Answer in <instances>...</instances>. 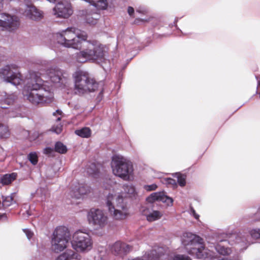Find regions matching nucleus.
I'll return each mask as SVG.
<instances>
[{
    "instance_id": "obj_6",
    "label": "nucleus",
    "mask_w": 260,
    "mask_h": 260,
    "mask_svg": "<svg viewBox=\"0 0 260 260\" xmlns=\"http://www.w3.org/2000/svg\"><path fill=\"white\" fill-rule=\"evenodd\" d=\"M111 167L113 174L124 180H128L133 175L132 162L121 155H115L112 157Z\"/></svg>"
},
{
    "instance_id": "obj_44",
    "label": "nucleus",
    "mask_w": 260,
    "mask_h": 260,
    "mask_svg": "<svg viewBox=\"0 0 260 260\" xmlns=\"http://www.w3.org/2000/svg\"><path fill=\"white\" fill-rule=\"evenodd\" d=\"M135 12L134 9L132 7H128L127 8V13L131 16H133Z\"/></svg>"
},
{
    "instance_id": "obj_1",
    "label": "nucleus",
    "mask_w": 260,
    "mask_h": 260,
    "mask_svg": "<svg viewBox=\"0 0 260 260\" xmlns=\"http://www.w3.org/2000/svg\"><path fill=\"white\" fill-rule=\"evenodd\" d=\"M58 43L67 48L82 49L76 54L79 62L102 60L104 56L103 48L100 45L87 41L86 33L75 27H68L55 35Z\"/></svg>"
},
{
    "instance_id": "obj_16",
    "label": "nucleus",
    "mask_w": 260,
    "mask_h": 260,
    "mask_svg": "<svg viewBox=\"0 0 260 260\" xmlns=\"http://www.w3.org/2000/svg\"><path fill=\"white\" fill-rule=\"evenodd\" d=\"M89 191L90 187L87 184L78 183L71 190L70 194L72 198L80 199Z\"/></svg>"
},
{
    "instance_id": "obj_38",
    "label": "nucleus",
    "mask_w": 260,
    "mask_h": 260,
    "mask_svg": "<svg viewBox=\"0 0 260 260\" xmlns=\"http://www.w3.org/2000/svg\"><path fill=\"white\" fill-rule=\"evenodd\" d=\"M23 231L25 233L28 240L30 241L31 239L34 236V233L28 229H23Z\"/></svg>"
},
{
    "instance_id": "obj_22",
    "label": "nucleus",
    "mask_w": 260,
    "mask_h": 260,
    "mask_svg": "<svg viewBox=\"0 0 260 260\" xmlns=\"http://www.w3.org/2000/svg\"><path fill=\"white\" fill-rule=\"evenodd\" d=\"M15 196V193H11L10 196L2 197V205L5 208L8 207L13 204L16 203L14 199V197Z\"/></svg>"
},
{
    "instance_id": "obj_45",
    "label": "nucleus",
    "mask_w": 260,
    "mask_h": 260,
    "mask_svg": "<svg viewBox=\"0 0 260 260\" xmlns=\"http://www.w3.org/2000/svg\"><path fill=\"white\" fill-rule=\"evenodd\" d=\"M7 219H8V217H7V214L6 213H3L2 214H0V220H7Z\"/></svg>"
},
{
    "instance_id": "obj_2",
    "label": "nucleus",
    "mask_w": 260,
    "mask_h": 260,
    "mask_svg": "<svg viewBox=\"0 0 260 260\" xmlns=\"http://www.w3.org/2000/svg\"><path fill=\"white\" fill-rule=\"evenodd\" d=\"M22 93L25 99L35 105L50 103L54 98L52 88L35 72H30L29 77L25 79Z\"/></svg>"
},
{
    "instance_id": "obj_49",
    "label": "nucleus",
    "mask_w": 260,
    "mask_h": 260,
    "mask_svg": "<svg viewBox=\"0 0 260 260\" xmlns=\"http://www.w3.org/2000/svg\"><path fill=\"white\" fill-rule=\"evenodd\" d=\"M4 60V59L2 58V57H0V62H1L2 61H3Z\"/></svg>"
},
{
    "instance_id": "obj_7",
    "label": "nucleus",
    "mask_w": 260,
    "mask_h": 260,
    "mask_svg": "<svg viewBox=\"0 0 260 260\" xmlns=\"http://www.w3.org/2000/svg\"><path fill=\"white\" fill-rule=\"evenodd\" d=\"M19 67L16 63L7 64L0 68V79L4 82L17 86L23 80Z\"/></svg>"
},
{
    "instance_id": "obj_41",
    "label": "nucleus",
    "mask_w": 260,
    "mask_h": 260,
    "mask_svg": "<svg viewBox=\"0 0 260 260\" xmlns=\"http://www.w3.org/2000/svg\"><path fill=\"white\" fill-rule=\"evenodd\" d=\"M53 151V149L51 147H46L44 149V153L46 154H50Z\"/></svg>"
},
{
    "instance_id": "obj_36",
    "label": "nucleus",
    "mask_w": 260,
    "mask_h": 260,
    "mask_svg": "<svg viewBox=\"0 0 260 260\" xmlns=\"http://www.w3.org/2000/svg\"><path fill=\"white\" fill-rule=\"evenodd\" d=\"M161 182L166 185H176V180L171 178H165L161 179Z\"/></svg>"
},
{
    "instance_id": "obj_9",
    "label": "nucleus",
    "mask_w": 260,
    "mask_h": 260,
    "mask_svg": "<svg viewBox=\"0 0 260 260\" xmlns=\"http://www.w3.org/2000/svg\"><path fill=\"white\" fill-rule=\"evenodd\" d=\"M92 241L89 234L79 230L73 235L71 244L77 251L87 252L92 248Z\"/></svg>"
},
{
    "instance_id": "obj_4",
    "label": "nucleus",
    "mask_w": 260,
    "mask_h": 260,
    "mask_svg": "<svg viewBox=\"0 0 260 260\" xmlns=\"http://www.w3.org/2000/svg\"><path fill=\"white\" fill-rule=\"evenodd\" d=\"M75 91L79 95L92 92L97 90L98 83L83 71H77L73 74Z\"/></svg>"
},
{
    "instance_id": "obj_31",
    "label": "nucleus",
    "mask_w": 260,
    "mask_h": 260,
    "mask_svg": "<svg viewBox=\"0 0 260 260\" xmlns=\"http://www.w3.org/2000/svg\"><path fill=\"white\" fill-rule=\"evenodd\" d=\"M167 260H192L188 255L185 254H175L173 256H170Z\"/></svg>"
},
{
    "instance_id": "obj_29",
    "label": "nucleus",
    "mask_w": 260,
    "mask_h": 260,
    "mask_svg": "<svg viewBox=\"0 0 260 260\" xmlns=\"http://www.w3.org/2000/svg\"><path fill=\"white\" fill-rule=\"evenodd\" d=\"M160 201L166 203L168 206H171L173 205V200L172 198L165 195L164 192H161Z\"/></svg>"
},
{
    "instance_id": "obj_30",
    "label": "nucleus",
    "mask_w": 260,
    "mask_h": 260,
    "mask_svg": "<svg viewBox=\"0 0 260 260\" xmlns=\"http://www.w3.org/2000/svg\"><path fill=\"white\" fill-rule=\"evenodd\" d=\"M54 149L55 151L62 154L66 153L67 151V147L60 142L56 143Z\"/></svg>"
},
{
    "instance_id": "obj_3",
    "label": "nucleus",
    "mask_w": 260,
    "mask_h": 260,
    "mask_svg": "<svg viewBox=\"0 0 260 260\" xmlns=\"http://www.w3.org/2000/svg\"><path fill=\"white\" fill-rule=\"evenodd\" d=\"M105 204L113 219L122 220L128 215V208L126 199L121 193L109 192L106 195Z\"/></svg>"
},
{
    "instance_id": "obj_51",
    "label": "nucleus",
    "mask_w": 260,
    "mask_h": 260,
    "mask_svg": "<svg viewBox=\"0 0 260 260\" xmlns=\"http://www.w3.org/2000/svg\"><path fill=\"white\" fill-rule=\"evenodd\" d=\"M177 21H178V19H176V20H175V23H176Z\"/></svg>"
},
{
    "instance_id": "obj_20",
    "label": "nucleus",
    "mask_w": 260,
    "mask_h": 260,
    "mask_svg": "<svg viewBox=\"0 0 260 260\" xmlns=\"http://www.w3.org/2000/svg\"><path fill=\"white\" fill-rule=\"evenodd\" d=\"M78 254L75 252L70 250L60 255L56 260H71L74 258H77Z\"/></svg>"
},
{
    "instance_id": "obj_27",
    "label": "nucleus",
    "mask_w": 260,
    "mask_h": 260,
    "mask_svg": "<svg viewBox=\"0 0 260 260\" xmlns=\"http://www.w3.org/2000/svg\"><path fill=\"white\" fill-rule=\"evenodd\" d=\"M87 173L89 175L95 176L99 173L98 169L94 164H90L87 166L86 168Z\"/></svg>"
},
{
    "instance_id": "obj_24",
    "label": "nucleus",
    "mask_w": 260,
    "mask_h": 260,
    "mask_svg": "<svg viewBox=\"0 0 260 260\" xmlns=\"http://www.w3.org/2000/svg\"><path fill=\"white\" fill-rule=\"evenodd\" d=\"M75 133L77 136L84 138H88L91 136V131L87 127H84L80 129H76Z\"/></svg>"
},
{
    "instance_id": "obj_37",
    "label": "nucleus",
    "mask_w": 260,
    "mask_h": 260,
    "mask_svg": "<svg viewBox=\"0 0 260 260\" xmlns=\"http://www.w3.org/2000/svg\"><path fill=\"white\" fill-rule=\"evenodd\" d=\"M62 125L60 123L54 125L52 127V131L57 134H59L62 131Z\"/></svg>"
},
{
    "instance_id": "obj_18",
    "label": "nucleus",
    "mask_w": 260,
    "mask_h": 260,
    "mask_svg": "<svg viewBox=\"0 0 260 260\" xmlns=\"http://www.w3.org/2000/svg\"><path fill=\"white\" fill-rule=\"evenodd\" d=\"M100 15L96 12H88L85 15V20L90 25H94L97 23Z\"/></svg>"
},
{
    "instance_id": "obj_14",
    "label": "nucleus",
    "mask_w": 260,
    "mask_h": 260,
    "mask_svg": "<svg viewBox=\"0 0 260 260\" xmlns=\"http://www.w3.org/2000/svg\"><path fill=\"white\" fill-rule=\"evenodd\" d=\"M46 74L50 81L54 83L63 84L67 80L65 72L56 66H52L48 69Z\"/></svg>"
},
{
    "instance_id": "obj_40",
    "label": "nucleus",
    "mask_w": 260,
    "mask_h": 260,
    "mask_svg": "<svg viewBox=\"0 0 260 260\" xmlns=\"http://www.w3.org/2000/svg\"><path fill=\"white\" fill-rule=\"evenodd\" d=\"M61 113H62V112L60 110H57L55 112L53 113V115L55 116L57 115L60 116ZM60 119H61V116L57 117L56 120L57 121H60Z\"/></svg>"
},
{
    "instance_id": "obj_47",
    "label": "nucleus",
    "mask_w": 260,
    "mask_h": 260,
    "mask_svg": "<svg viewBox=\"0 0 260 260\" xmlns=\"http://www.w3.org/2000/svg\"><path fill=\"white\" fill-rule=\"evenodd\" d=\"M3 0H0V11L2 10L3 7Z\"/></svg>"
},
{
    "instance_id": "obj_50",
    "label": "nucleus",
    "mask_w": 260,
    "mask_h": 260,
    "mask_svg": "<svg viewBox=\"0 0 260 260\" xmlns=\"http://www.w3.org/2000/svg\"><path fill=\"white\" fill-rule=\"evenodd\" d=\"M258 211L260 213V206L258 208Z\"/></svg>"
},
{
    "instance_id": "obj_35",
    "label": "nucleus",
    "mask_w": 260,
    "mask_h": 260,
    "mask_svg": "<svg viewBox=\"0 0 260 260\" xmlns=\"http://www.w3.org/2000/svg\"><path fill=\"white\" fill-rule=\"evenodd\" d=\"M114 183V181L110 179H106L103 181L102 186L106 189H110Z\"/></svg>"
},
{
    "instance_id": "obj_12",
    "label": "nucleus",
    "mask_w": 260,
    "mask_h": 260,
    "mask_svg": "<svg viewBox=\"0 0 260 260\" xmlns=\"http://www.w3.org/2000/svg\"><path fill=\"white\" fill-rule=\"evenodd\" d=\"M15 99V96L14 94L6 95V98L2 100L0 106V115H3V113L8 114L9 117H17L21 116L19 108L14 110L8 109L7 106L12 105Z\"/></svg>"
},
{
    "instance_id": "obj_28",
    "label": "nucleus",
    "mask_w": 260,
    "mask_h": 260,
    "mask_svg": "<svg viewBox=\"0 0 260 260\" xmlns=\"http://www.w3.org/2000/svg\"><path fill=\"white\" fill-rule=\"evenodd\" d=\"M160 196L161 192H153L147 198L146 201L149 203H152L156 201H160Z\"/></svg>"
},
{
    "instance_id": "obj_8",
    "label": "nucleus",
    "mask_w": 260,
    "mask_h": 260,
    "mask_svg": "<svg viewBox=\"0 0 260 260\" xmlns=\"http://www.w3.org/2000/svg\"><path fill=\"white\" fill-rule=\"evenodd\" d=\"M70 234L64 226H58L54 231L51 240V248L55 252L63 251L69 244Z\"/></svg>"
},
{
    "instance_id": "obj_10",
    "label": "nucleus",
    "mask_w": 260,
    "mask_h": 260,
    "mask_svg": "<svg viewBox=\"0 0 260 260\" xmlns=\"http://www.w3.org/2000/svg\"><path fill=\"white\" fill-rule=\"evenodd\" d=\"M87 220L96 229H102L108 224V217L103 210L92 208L87 213Z\"/></svg>"
},
{
    "instance_id": "obj_26",
    "label": "nucleus",
    "mask_w": 260,
    "mask_h": 260,
    "mask_svg": "<svg viewBox=\"0 0 260 260\" xmlns=\"http://www.w3.org/2000/svg\"><path fill=\"white\" fill-rule=\"evenodd\" d=\"M10 132L7 125L0 123V138H7Z\"/></svg>"
},
{
    "instance_id": "obj_25",
    "label": "nucleus",
    "mask_w": 260,
    "mask_h": 260,
    "mask_svg": "<svg viewBox=\"0 0 260 260\" xmlns=\"http://www.w3.org/2000/svg\"><path fill=\"white\" fill-rule=\"evenodd\" d=\"M162 215L161 212L153 210L152 212H150L148 214H146V216L148 221L152 222L160 219Z\"/></svg>"
},
{
    "instance_id": "obj_21",
    "label": "nucleus",
    "mask_w": 260,
    "mask_h": 260,
    "mask_svg": "<svg viewBox=\"0 0 260 260\" xmlns=\"http://www.w3.org/2000/svg\"><path fill=\"white\" fill-rule=\"evenodd\" d=\"M123 191L121 194H125L127 197H134L136 194L135 187L132 184H125L122 186Z\"/></svg>"
},
{
    "instance_id": "obj_34",
    "label": "nucleus",
    "mask_w": 260,
    "mask_h": 260,
    "mask_svg": "<svg viewBox=\"0 0 260 260\" xmlns=\"http://www.w3.org/2000/svg\"><path fill=\"white\" fill-rule=\"evenodd\" d=\"M28 159L30 162L34 165H35L38 162V156L36 152H30L28 155Z\"/></svg>"
},
{
    "instance_id": "obj_48",
    "label": "nucleus",
    "mask_w": 260,
    "mask_h": 260,
    "mask_svg": "<svg viewBox=\"0 0 260 260\" xmlns=\"http://www.w3.org/2000/svg\"><path fill=\"white\" fill-rule=\"evenodd\" d=\"M256 80L257 81L258 85L260 86V77L256 76Z\"/></svg>"
},
{
    "instance_id": "obj_46",
    "label": "nucleus",
    "mask_w": 260,
    "mask_h": 260,
    "mask_svg": "<svg viewBox=\"0 0 260 260\" xmlns=\"http://www.w3.org/2000/svg\"><path fill=\"white\" fill-rule=\"evenodd\" d=\"M143 20L142 19L137 18L135 20V23L138 24L139 22L143 21Z\"/></svg>"
},
{
    "instance_id": "obj_32",
    "label": "nucleus",
    "mask_w": 260,
    "mask_h": 260,
    "mask_svg": "<svg viewBox=\"0 0 260 260\" xmlns=\"http://www.w3.org/2000/svg\"><path fill=\"white\" fill-rule=\"evenodd\" d=\"M106 253L105 248L99 250V252L94 256V260H106Z\"/></svg>"
},
{
    "instance_id": "obj_17",
    "label": "nucleus",
    "mask_w": 260,
    "mask_h": 260,
    "mask_svg": "<svg viewBox=\"0 0 260 260\" xmlns=\"http://www.w3.org/2000/svg\"><path fill=\"white\" fill-rule=\"evenodd\" d=\"M165 254H168L167 251L166 250L164 253L162 252V248L159 247L157 249V251L155 249H153L146 253L143 258H137L133 260H157Z\"/></svg>"
},
{
    "instance_id": "obj_42",
    "label": "nucleus",
    "mask_w": 260,
    "mask_h": 260,
    "mask_svg": "<svg viewBox=\"0 0 260 260\" xmlns=\"http://www.w3.org/2000/svg\"><path fill=\"white\" fill-rule=\"evenodd\" d=\"M190 213L196 219H198L199 218V215L196 212L195 210L192 208L190 209Z\"/></svg>"
},
{
    "instance_id": "obj_11",
    "label": "nucleus",
    "mask_w": 260,
    "mask_h": 260,
    "mask_svg": "<svg viewBox=\"0 0 260 260\" xmlns=\"http://www.w3.org/2000/svg\"><path fill=\"white\" fill-rule=\"evenodd\" d=\"M0 15V27H3L4 30L12 32L18 28L20 21L18 17L5 13H1Z\"/></svg>"
},
{
    "instance_id": "obj_33",
    "label": "nucleus",
    "mask_w": 260,
    "mask_h": 260,
    "mask_svg": "<svg viewBox=\"0 0 260 260\" xmlns=\"http://www.w3.org/2000/svg\"><path fill=\"white\" fill-rule=\"evenodd\" d=\"M186 175L181 174L180 173L177 174V181L180 186H184L186 184Z\"/></svg>"
},
{
    "instance_id": "obj_19",
    "label": "nucleus",
    "mask_w": 260,
    "mask_h": 260,
    "mask_svg": "<svg viewBox=\"0 0 260 260\" xmlns=\"http://www.w3.org/2000/svg\"><path fill=\"white\" fill-rule=\"evenodd\" d=\"M17 177V174L16 173L6 174L1 177L0 182L4 185H9L14 181Z\"/></svg>"
},
{
    "instance_id": "obj_39",
    "label": "nucleus",
    "mask_w": 260,
    "mask_h": 260,
    "mask_svg": "<svg viewBox=\"0 0 260 260\" xmlns=\"http://www.w3.org/2000/svg\"><path fill=\"white\" fill-rule=\"evenodd\" d=\"M157 187V186L155 184H152L151 185H145L144 186L145 189L147 191H152L155 190Z\"/></svg>"
},
{
    "instance_id": "obj_43",
    "label": "nucleus",
    "mask_w": 260,
    "mask_h": 260,
    "mask_svg": "<svg viewBox=\"0 0 260 260\" xmlns=\"http://www.w3.org/2000/svg\"><path fill=\"white\" fill-rule=\"evenodd\" d=\"M136 12L139 13L145 14L147 12V10L145 8L139 7L136 10Z\"/></svg>"
},
{
    "instance_id": "obj_23",
    "label": "nucleus",
    "mask_w": 260,
    "mask_h": 260,
    "mask_svg": "<svg viewBox=\"0 0 260 260\" xmlns=\"http://www.w3.org/2000/svg\"><path fill=\"white\" fill-rule=\"evenodd\" d=\"M48 196V190L46 188L40 187L36 192L35 197L37 198L38 201L43 202L45 201Z\"/></svg>"
},
{
    "instance_id": "obj_13",
    "label": "nucleus",
    "mask_w": 260,
    "mask_h": 260,
    "mask_svg": "<svg viewBox=\"0 0 260 260\" xmlns=\"http://www.w3.org/2000/svg\"><path fill=\"white\" fill-rule=\"evenodd\" d=\"M73 13L71 4L67 1L59 2L53 9V14L56 18H68Z\"/></svg>"
},
{
    "instance_id": "obj_15",
    "label": "nucleus",
    "mask_w": 260,
    "mask_h": 260,
    "mask_svg": "<svg viewBox=\"0 0 260 260\" xmlns=\"http://www.w3.org/2000/svg\"><path fill=\"white\" fill-rule=\"evenodd\" d=\"M132 249V247L130 245L120 241L115 242L111 248L112 253L120 256L129 252Z\"/></svg>"
},
{
    "instance_id": "obj_5",
    "label": "nucleus",
    "mask_w": 260,
    "mask_h": 260,
    "mask_svg": "<svg viewBox=\"0 0 260 260\" xmlns=\"http://www.w3.org/2000/svg\"><path fill=\"white\" fill-rule=\"evenodd\" d=\"M258 239H260V229H253L249 230L248 233L234 234L230 237V241H226L229 242L228 247L230 242H232L231 244L234 245L235 250L241 252L253 243V240Z\"/></svg>"
}]
</instances>
